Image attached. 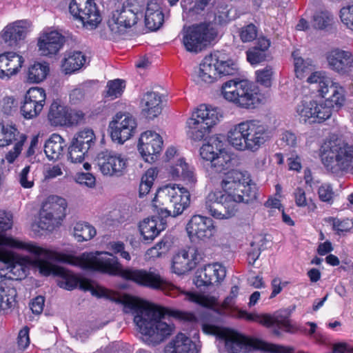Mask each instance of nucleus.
I'll return each mask as SVG.
<instances>
[{"instance_id":"nucleus-5","label":"nucleus","mask_w":353,"mask_h":353,"mask_svg":"<svg viewBox=\"0 0 353 353\" xmlns=\"http://www.w3.org/2000/svg\"><path fill=\"white\" fill-rule=\"evenodd\" d=\"M270 139L268 126L256 119L245 120L233 125L227 134L230 145L239 151L256 152Z\"/></svg>"},{"instance_id":"nucleus-46","label":"nucleus","mask_w":353,"mask_h":353,"mask_svg":"<svg viewBox=\"0 0 353 353\" xmlns=\"http://www.w3.org/2000/svg\"><path fill=\"white\" fill-rule=\"evenodd\" d=\"M346 101V92L343 87L332 82V109L340 110Z\"/></svg>"},{"instance_id":"nucleus-64","label":"nucleus","mask_w":353,"mask_h":353,"mask_svg":"<svg viewBox=\"0 0 353 353\" xmlns=\"http://www.w3.org/2000/svg\"><path fill=\"white\" fill-rule=\"evenodd\" d=\"M265 351L270 353H294V348L281 345L267 343L265 345Z\"/></svg>"},{"instance_id":"nucleus-24","label":"nucleus","mask_w":353,"mask_h":353,"mask_svg":"<svg viewBox=\"0 0 353 353\" xmlns=\"http://www.w3.org/2000/svg\"><path fill=\"white\" fill-rule=\"evenodd\" d=\"M225 275V268L221 264H208L197 270L194 283L197 287L219 284L224 279Z\"/></svg>"},{"instance_id":"nucleus-9","label":"nucleus","mask_w":353,"mask_h":353,"mask_svg":"<svg viewBox=\"0 0 353 353\" xmlns=\"http://www.w3.org/2000/svg\"><path fill=\"white\" fill-rule=\"evenodd\" d=\"M221 117L222 113L219 108L205 104L200 105L187 120L188 136L194 141L202 140Z\"/></svg>"},{"instance_id":"nucleus-34","label":"nucleus","mask_w":353,"mask_h":353,"mask_svg":"<svg viewBox=\"0 0 353 353\" xmlns=\"http://www.w3.org/2000/svg\"><path fill=\"white\" fill-rule=\"evenodd\" d=\"M165 229L164 224L158 219H145L139 224V230L145 241H153Z\"/></svg>"},{"instance_id":"nucleus-57","label":"nucleus","mask_w":353,"mask_h":353,"mask_svg":"<svg viewBox=\"0 0 353 353\" xmlns=\"http://www.w3.org/2000/svg\"><path fill=\"white\" fill-rule=\"evenodd\" d=\"M239 36L243 42H250L257 37V28L252 23L245 26L241 29Z\"/></svg>"},{"instance_id":"nucleus-32","label":"nucleus","mask_w":353,"mask_h":353,"mask_svg":"<svg viewBox=\"0 0 353 353\" xmlns=\"http://www.w3.org/2000/svg\"><path fill=\"white\" fill-rule=\"evenodd\" d=\"M86 57L80 51H67L62 60L61 68L65 74H72L85 63Z\"/></svg>"},{"instance_id":"nucleus-44","label":"nucleus","mask_w":353,"mask_h":353,"mask_svg":"<svg viewBox=\"0 0 353 353\" xmlns=\"http://www.w3.org/2000/svg\"><path fill=\"white\" fill-rule=\"evenodd\" d=\"M125 88V82L123 80L117 79L109 81L107 83L106 90L104 97L114 99L121 96Z\"/></svg>"},{"instance_id":"nucleus-4","label":"nucleus","mask_w":353,"mask_h":353,"mask_svg":"<svg viewBox=\"0 0 353 353\" xmlns=\"http://www.w3.org/2000/svg\"><path fill=\"white\" fill-rule=\"evenodd\" d=\"M44 250L50 253V256L42 253L39 254H32L34 259L28 257H24L22 261L24 263L33 265L38 268L39 273L43 276L53 274L57 276L58 285L67 290H72L77 286L84 291L91 292L92 295L101 296L103 295V290L101 288H95L92 282L85 279H79L72 272L54 265L52 262L69 263V258L67 255L43 248Z\"/></svg>"},{"instance_id":"nucleus-45","label":"nucleus","mask_w":353,"mask_h":353,"mask_svg":"<svg viewBox=\"0 0 353 353\" xmlns=\"http://www.w3.org/2000/svg\"><path fill=\"white\" fill-rule=\"evenodd\" d=\"M94 139L95 136L93 130L86 128L79 132L72 141L80 147H83V150H88L94 143Z\"/></svg>"},{"instance_id":"nucleus-53","label":"nucleus","mask_w":353,"mask_h":353,"mask_svg":"<svg viewBox=\"0 0 353 353\" xmlns=\"http://www.w3.org/2000/svg\"><path fill=\"white\" fill-rule=\"evenodd\" d=\"M255 74L258 83L267 88L271 86L274 74L273 68L271 66L268 65L263 69L258 70L255 72Z\"/></svg>"},{"instance_id":"nucleus-29","label":"nucleus","mask_w":353,"mask_h":353,"mask_svg":"<svg viewBox=\"0 0 353 353\" xmlns=\"http://www.w3.org/2000/svg\"><path fill=\"white\" fill-rule=\"evenodd\" d=\"M216 54L205 57L200 63L198 69L195 70L194 80L197 83H213L216 77Z\"/></svg>"},{"instance_id":"nucleus-41","label":"nucleus","mask_w":353,"mask_h":353,"mask_svg":"<svg viewBox=\"0 0 353 353\" xmlns=\"http://www.w3.org/2000/svg\"><path fill=\"white\" fill-rule=\"evenodd\" d=\"M307 82L309 83H319L318 92L319 94L325 98L329 92L328 78L323 71H316L312 72L307 77Z\"/></svg>"},{"instance_id":"nucleus-15","label":"nucleus","mask_w":353,"mask_h":353,"mask_svg":"<svg viewBox=\"0 0 353 353\" xmlns=\"http://www.w3.org/2000/svg\"><path fill=\"white\" fill-rule=\"evenodd\" d=\"M242 317L252 321L257 322L267 327L272 328L276 336L281 334V331L293 332L294 327L290 324L289 314L286 310H279L273 314H258L243 312Z\"/></svg>"},{"instance_id":"nucleus-42","label":"nucleus","mask_w":353,"mask_h":353,"mask_svg":"<svg viewBox=\"0 0 353 353\" xmlns=\"http://www.w3.org/2000/svg\"><path fill=\"white\" fill-rule=\"evenodd\" d=\"M216 61L214 66L217 75H234L238 72V67L236 63L231 59L227 61L221 60L216 54Z\"/></svg>"},{"instance_id":"nucleus-21","label":"nucleus","mask_w":353,"mask_h":353,"mask_svg":"<svg viewBox=\"0 0 353 353\" xmlns=\"http://www.w3.org/2000/svg\"><path fill=\"white\" fill-rule=\"evenodd\" d=\"M202 259V254L194 247L182 250L172 259V272L178 275L184 274L195 268Z\"/></svg>"},{"instance_id":"nucleus-59","label":"nucleus","mask_w":353,"mask_h":353,"mask_svg":"<svg viewBox=\"0 0 353 353\" xmlns=\"http://www.w3.org/2000/svg\"><path fill=\"white\" fill-rule=\"evenodd\" d=\"M247 59L252 64H258L266 60L268 53L256 48H251L246 52Z\"/></svg>"},{"instance_id":"nucleus-22","label":"nucleus","mask_w":353,"mask_h":353,"mask_svg":"<svg viewBox=\"0 0 353 353\" xmlns=\"http://www.w3.org/2000/svg\"><path fill=\"white\" fill-rule=\"evenodd\" d=\"M65 37L58 31L45 30L37 41L39 52L42 56L52 57L56 55L63 48Z\"/></svg>"},{"instance_id":"nucleus-26","label":"nucleus","mask_w":353,"mask_h":353,"mask_svg":"<svg viewBox=\"0 0 353 353\" xmlns=\"http://www.w3.org/2000/svg\"><path fill=\"white\" fill-rule=\"evenodd\" d=\"M223 337L228 353H249L254 347L252 339L236 332L225 333Z\"/></svg>"},{"instance_id":"nucleus-2","label":"nucleus","mask_w":353,"mask_h":353,"mask_svg":"<svg viewBox=\"0 0 353 353\" xmlns=\"http://www.w3.org/2000/svg\"><path fill=\"white\" fill-rule=\"evenodd\" d=\"M80 266L85 270L97 271L112 276H119L125 280L153 290H160L170 296H175L177 288L165 281L159 272L134 268H123L117 256L108 252H85L79 259Z\"/></svg>"},{"instance_id":"nucleus-3","label":"nucleus","mask_w":353,"mask_h":353,"mask_svg":"<svg viewBox=\"0 0 353 353\" xmlns=\"http://www.w3.org/2000/svg\"><path fill=\"white\" fill-rule=\"evenodd\" d=\"M124 312L134 315V322L148 345H156L172 334L174 326L163 321L166 314L177 319H185L186 314L179 310H169L148 302L125 295L121 299Z\"/></svg>"},{"instance_id":"nucleus-14","label":"nucleus","mask_w":353,"mask_h":353,"mask_svg":"<svg viewBox=\"0 0 353 353\" xmlns=\"http://www.w3.org/2000/svg\"><path fill=\"white\" fill-rule=\"evenodd\" d=\"M332 173L353 174V145L332 135Z\"/></svg>"},{"instance_id":"nucleus-23","label":"nucleus","mask_w":353,"mask_h":353,"mask_svg":"<svg viewBox=\"0 0 353 353\" xmlns=\"http://www.w3.org/2000/svg\"><path fill=\"white\" fill-rule=\"evenodd\" d=\"M186 231L190 238L205 240L214 235L216 228L212 219L196 214L187 223Z\"/></svg>"},{"instance_id":"nucleus-35","label":"nucleus","mask_w":353,"mask_h":353,"mask_svg":"<svg viewBox=\"0 0 353 353\" xmlns=\"http://www.w3.org/2000/svg\"><path fill=\"white\" fill-rule=\"evenodd\" d=\"M66 206V201L64 199L52 195L43 203L41 210L46 212H50L52 215L63 217Z\"/></svg>"},{"instance_id":"nucleus-48","label":"nucleus","mask_w":353,"mask_h":353,"mask_svg":"<svg viewBox=\"0 0 353 353\" xmlns=\"http://www.w3.org/2000/svg\"><path fill=\"white\" fill-rule=\"evenodd\" d=\"M17 102L12 96H5L0 99V112L4 115H13L17 112Z\"/></svg>"},{"instance_id":"nucleus-20","label":"nucleus","mask_w":353,"mask_h":353,"mask_svg":"<svg viewBox=\"0 0 353 353\" xmlns=\"http://www.w3.org/2000/svg\"><path fill=\"white\" fill-rule=\"evenodd\" d=\"M163 139L154 131L143 132L139 139L138 150L143 159L148 163H152L162 150Z\"/></svg>"},{"instance_id":"nucleus-63","label":"nucleus","mask_w":353,"mask_h":353,"mask_svg":"<svg viewBox=\"0 0 353 353\" xmlns=\"http://www.w3.org/2000/svg\"><path fill=\"white\" fill-rule=\"evenodd\" d=\"M63 165L60 164L48 166L43 172L45 179L50 180L63 175Z\"/></svg>"},{"instance_id":"nucleus-58","label":"nucleus","mask_w":353,"mask_h":353,"mask_svg":"<svg viewBox=\"0 0 353 353\" xmlns=\"http://www.w3.org/2000/svg\"><path fill=\"white\" fill-rule=\"evenodd\" d=\"M319 156L322 163L329 170L331 165V140H326L321 145Z\"/></svg>"},{"instance_id":"nucleus-62","label":"nucleus","mask_w":353,"mask_h":353,"mask_svg":"<svg viewBox=\"0 0 353 353\" xmlns=\"http://www.w3.org/2000/svg\"><path fill=\"white\" fill-rule=\"evenodd\" d=\"M24 138L19 142H16L14 147L5 156V159L8 163H12L21 154L24 145Z\"/></svg>"},{"instance_id":"nucleus-54","label":"nucleus","mask_w":353,"mask_h":353,"mask_svg":"<svg viewBox=\"0 0 353 353\" xmlns=\"http://www.w3.org/2000/svg\"><path fill=\"white\" fill-rule=\"evenodd\" d=\"M339 17L343 24L353 31V3L342 7L339 12Z\"/></svg>"},{"instance_id":"nucleus-11","label":"nucleus","mask_w":353,"mask_h":353,"mask_svg":"<svg viewBox=\"0 0 353 353\" xmlns=\"http://www.w3.org/2000/svg\"><path fill=\"white\" fill-rule=\"evenodd\" d=\"M181 34L186 50L196 53L215 39L217 32L212 23H201L184 27Z\"/></svg>"},{"instance_id":"nucleus-51","label":"nucleus","mask_w":353,"mask_h":353,"mask_svg":"<svg viewBox=\"0 0 353 353\" xmlns=\"http://www.w3.org/2000/svg\"><path fill=\"white\" fill-rule=\"evenodd\" d=\"M330 20L328 10H319L313 16L312 26L315 29L323 30L330 25Z\"/></svg>"},{"instance_id":"nucleus-18","label":"nucleus","mask_w":353,"mask_h":353,"mask_svg":"<svg viewBox=\"0 0 353 353\" xmlns=\"http://www.w3.org/2000/svg\"><path fill=\"white\" fill-rule=\"evenodd\" d=\"M137 125V121L132 116L117 114L109 125L112 139L120 143H124L134 135Z\"/></svg>"},{"instance_id":"nucleus-10","label":"nucleus","mask_w":353,"mask_h":353,"mask_svg":"<svg viewBox=\"0 0 353 353\" xmlns=\"http://www.w3.org/2000/svg\"><path fill=\"white\" fill-rule=\"evenodd\" d=\"M143 8L139 0H126L112 12L108 27L114 34H123L143 17Z\"/></svg>"},{"instance_id":"nucleus-56","label":"nucleus","mask_w":353,"mask_h":353,"mask_svg":"<svg viewBox=\"0 0 353 353\" xmlns=\"http://www.w3.org/2000/svg\"><path fill=\"white\" fill-rule=\"evenodd\" d=\"M164 14H155L145 15V26L150 30L154 31L158 30L163 23Z\"/></svg>"},{"instance_id":"nucleus-50","label":"nucleus","mask_w":353,"mask_h":353,"mask_svg":"<svg viewBox=\"0 0 353 353\" xmlns=\"http://www.w3.org/2000/svg\"><path fill=\"white\" fill-rule=\"evenodd\" d=\"M88 151L87 150H83V147H80L72 141L68 148V159L73 163H81L84 160L85 154Z\"/></svg>"},{"instance_id":"nucleus-60","label":"nucleus","mask_w":353,"mask_h":353,"mask_svg":"<svg viewBox=\"0 0 353 353\" xmlns=\"http://www.w3.org/2000/svg\"><path fill=\"white\" fill-rule=\"evenodd\" d=\"M281 145L289 148H295L299 143V139L295 133L291 131H285L281 134Z\"/></svg>"},{"instance_id":"nucleus-6","label":"nucleus","mask_w":353,"mask_h":353,"mask_svg":"<svg viewBox=\"0 0 353 353\" xmlns=\"http://www.w3.org/2000/svg\"><path fill=\"white\" fill-rule=\"evenodd\" d=\"M12 215L9 212H0V261L5 263H14L17 262V255L14 250L26 251L30 254H39L46 253L50 254L43 247L34 242L21 241L12 236H7L3 233L12 228Z\"/></svg>"},{"instance_id":"nucleus-36","label":"nucleus","mask_w":353,"mask_h":353,"mask_svg":"<svg viewBox=\"0 0 353 353\" xmlns=\"http://www.w3.org/2000/svg\"><path fill=\"white\" fill-rule=\"evenodd\" d=\"M68 110L64 105L54 101L50 107L48 118L53 125H68Z\"/></svg>"},{"instance_id":"nucleus-31","label":"nucleus","mask_w":353,"mask_h":353,"mask_svg":"<svg viewBox=\"0 0 353 353\" xmlns=\"http://www.w3.org/2000/svg\"><path fill=\"white\" fill-rule=\"evenodd\" d=\"M165 353H199L196 344L185 334H178L165 347Z\"/></svg>"},{"instance_id":"nucleus-40","label":"nucleus","mask_w":353,"mask_h":353,"mask_svg":"<svg viewBox=\"0 0 353 353\" xmlns=\"http://www.w3.org/2000/svg\"><path fill=\"white\" fill-rule=\"evenodd\" d=\"M292 57L294 59V72L297 78L302 79L313 70L314 66L311 60H304L302 57L298 56L296 51L293 52Z\"/></svg>"},{"instance_id":"nucleus-28","label":"nucleus","mask_w":353,"mask_h":353,"mask_svg":"<svg viewBox=\"0 0 353 353\" xmlns=\"http://www.w3.org/2000/svg\"><path fill=\"white\" fill-rule=\"evenodd\" d=\"M161 97L158 93L147 92L141 99V114L148 119H154L161 113Z\"/></svg>"},{"instance_id":"nucleus-30","label":"nucleus","mask_w":353,"mask_h":353,"mask_svg":"<svg viewBox=\"0 0 353 353\" xmlns=\"http://www.w3.org/2000/svg\"><path fill=\"white\" fill-rule=\"evenodd\" d=\"M353 68V56L350 51L332 50V70L339 75H347Z\"/></svg>"},{"instance_id":"nucleus-17","label":"nucleus","mask_w":353,"mask_h":353,"mask_svg":"<svg viewBox=\"0 0 353 353\" xmlns=\"http://www.w3.org/2000/svg\"><path fill=\"white\" fill-rule=\"evenodd\" d=\"M46 99V91L42 88H30L26 93L21 102L20 111L26 119H32L41 112Z\"/></svg>"},{"instance_id":"nucleus-52","label":"nucleus","mask_w":353,"mask_h":353,"mask_svg":"<svg viewBox=\"0 0 353 353\" xmlns=\"http://www.w3.org/2000/svg\"><path fill=\"white\" fill-rule=\"evenodd\" d=\"M332 228L339 236H345L353 228V220L349 219H332Z\"/></svg>"},{"instance_id":"nucleus-47","label":"nucleus","mask_w":353,"mask_h":353,"mask_svg":"<svg viewBox=\"0 0 353 353\" xmlns=\"http://www.w3.org/2000/svg\"><path fill=\"white\" fill-rule=\"evenodd\" d=\"M157 172L154 169H148L143 175L139 185V196L142 197L149 193Z\"/></svg>"},{"instance_id":"nucleus-1","label":"nucleus","mask_w":353,"mask_h":353,"mask_svg":"<svg viewBox=\"0 0 353 353\" xmlns=\"http://www.w3.org/2000/svg\"><path fill=\"white\" fill-rule=\"evenodd\" d=\"M200 155L207 163L209 175L224 173L221 181V190L210 192L205 198V206L209 214L217 219H228L235 216L239 204L248 203L250 195V174L247 172L232 170V155L224 148L219 138H211L200 148Z\"/></svg>"},{"instance_id":"nucleus-16","label":"nucleus","mask_w":353,"mask_h":353,"mask_svg":"<svg viewBox=\"0 0 353 353\" xmlns=\"http://www.w3.org/2000/svg\"><path fill=\"white\" fill-rule=\"evenodd\" d=\"M97 161L101 173L110 176H123L128 166V159L125 155L112 150L100 152Z\"/></svg>"},{"instance_id":"nucleus-37","label":"nucleus","mask_w":353,"mask_h":353,"mask_svg":"<svg viewBox=\"0 0 353 353\" xmlns=\"http://www.w3.org/2000/svg\"><path fill=\"white\" fill-rule=\"evenodd\" d=\"M50 71L48 63L46 62H36L30 65L27 72L28 81L38 83L46 79Z\"/></svg>"},{"instance_id":"nucleus-39","label":"nucleus","mask_w":353,"mask_h":353,"mask_svg":"<svg viewBox=\"0 0 353 353\" xmlns=\"http://www.w3.org/2000/svg\"><path fill=\"white\" fill-rule=\"evenodd\" d=\"M97 230L87 222H78L74 227V236L79 242L87 241L94 238Z\"/></svg>"},{"instance_id":"nucleus-25","label":"nucleus","mask_w":353,"mask_h":353,"mask_svg":"<svg viewBox=\"0 0 353 353\" xmlns=\"http://www.w3.org/2000/svg\"><path fill=\"white\" fill-rule=\"evenodd\" d=\"M25 62L24 58L14 52L0 54V79H9L16 75Z\"/></svg>"},{"instance_id":"nucleus-55","label":"nucleus","mask_w":353,"mask_h":353,"mask_svg":"<svg viewBox=\"0 0 353 353\" xmlns=\"http://www.w3.org/2000/svg\"><path fill=\"white\" fill-rule=\"evenodd\" d=\"M180 179L184 181L190 188L194 187L197 182L195 168L185 162V164H183V170Z\"/></svg>"},{"instance_id":"nucleus-61","label":"nucleus","mask_w":353,"mask_h":353,"mask_svg":"<svg viewBox=\"0 0 353 353\" xmlns=\"http://www.w3.org/2000/svg\"><path fill=\"white\" fill-rule=\"evenodd\" d=\"M108 248L114 254H119L121 257L127 261L131 259L128 252L125 250V245L121 241H113L108 244Z\"/></svg>"},{"instance_id":"nucleus-27","label":"nucleus","mask_w":353,"mask_h":353,"mask_svg":"<svg viewBox=\"0 0 353 353\" xmlns=\"http://www.w3.org/2000/svg\"><path fill=\"white\" fill-rule=\"evenodd\" d=\"M30 23L27 20L17 21L8 25L1 32V37L5 43L9 46H13L17 44L18 41L24 39Z\"/></svg>"},{"instance_id":"nucleus-7","label":"nucleus","mask_w":353,"mask_h":353,"mask_svg":"<svg viewBox=\"0 0 353 353\" xmlns=\"http://www.w3.org/2000/svg\"><path fill=\"white\" fill-rule=\"evenodd\" d=\"M190 201L188 189L181 185L168 184L157 190L153 204L162 217L176 216L188 207Z\"/></svg>"},{"instance_id":"nucleus-38","label":"nucleus","mask_w":353,"mask_h":353,"mask_svg":"<svg viewBox=\"0 0 353 353\" xmlns=\"http://www.w3.org/2000/svg\"><path fill=\"white\" fill-rule=\"evenodd\" d=\"M1 137V147L19 142L23 138H24L25 143L27 139V136L25 134L21 133L14 125H2Z\"/></svg>"},{"instance_id":"nucleus-33","label":"nucleus","mask_w":353,"mask_h":353,"mask_svg":"<svg viewBox=\"0 0 353 353\" xmlns=\"http://www.w3.org/2000/svg\"><path fill=\"white\" fill-rule=\"evenodd\" d=\"M64 139L58 134H52L46 141L44 152L49 160H58L63 155L65 147Z\"/></svg>"},{"instance_id":"nucleus-19","label":"nucleus","mask_w":353,"mask_h":353,"mask_svg":"<svg viewBox=\"0 0 353 353\" xmlns=\"http://www.w3.org/2000/svg\"><path fill=\"white\" fill-rule=\"evenodd\" d=\"M70 12L85 25L97 26L101 21V16L94 0H72Z\"/></svg>"},{"instance_id":"nucleus-49","label":"nucleus","mask_w":353,"mask_h":353,"mask_svg":"<svg viewBox=\"0 0 353 353\" xmlns=\"http://www.w3.org/2000/svg\"><path fill=\"white\" fill-rule=\"evenodd\" d=\"M17 181L25 189H30L34 185V176L30 174V166L24 167L17 176Z\"/></svg>"},{"instance_id":"nucleus-43","label":"nucleus","mask_w":353,"mask_h":353,"mask_svg":"<svg viewBox=\"0 0 353 353\" xmlns=\"http://www.w3.org/2000/svg\"><path fill=\"white\" fill-rule=\"evenodd\" d=\"M63 217L40 210L38 226L41 230H52L60 223Z\"/></svg>"},{"instance_id":"nucleus-12","label":"nucleus","mask_w":353,"mask_h":353,"mask_svg":"<svg viewBox=\"0 0 353 353\" xmlns=\"http://www.w3.org/2000/svg\"><path fill=\"white\" fill-rule=\"evenodd\" d=\"M8 272L0 270V310H6L12 307L15 303L17 290L8 281L18 280L19 276L24 274V270L21 263H7Z\"/></svg>"},{"instance_id":"nucleus-13","label":"nucleus","mask_w":353,"mask_h":353,"mask_svg":"<svg viewBox=\"0 0 353 353\" xmlns=\"http://www.w3.org/2000/svg\"><path fill=\"white\" fill-rule=\"evenodd\" d=\"M296 112L305 123H322L331 117V100L327 98L318 105L315 101L306 97L297 105Z\"/></svg>"},{"instance_id":"nucleus-8","label":"nucleus","mask_w":353,"mask_h":353,"mask_svg":"<svg viewBox=\"0 0 353 353\" xmlns=\"http://www.w3.org/2000/svg\"><path fill=\"white\" fill-rule=\"evenodd\" d=\"M221 94L227 101L245 109H254L265 99L258 88L245 80L225 82L221 88Z\"/></svg>"}]
</instances>
